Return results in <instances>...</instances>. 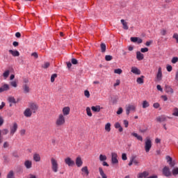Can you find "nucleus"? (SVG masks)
Wrapping results in <instances>:
<instances>
[{"label":"nucleus","mask_w":178,"mask_h":178,"mask_svg":"<svg viewBox=\"0 0 178 178\" xmlns=\"http://www.w3.org/2000/svg\"><path fill=\"white\" fill-rule=\"evenodd\" d=\"M65 123H66V118H65L63 114L60 113L56 120L55 124L56 127H62V126H65Z\"/></svg>","instance_id":"f257e3e1"},{"label":"nucleus","mask_w":178,"mask_h":178,"mask_svg":"<svg viewBox=\"0 0 178 178\" xmlns=\"http://www.w3.org/2000/svg\"><path fill=\"white\" fill-rule=\"evenodd\" d=\"M51 170L54 173H56L59 169V165L58 164V161L55 158L52 157L51 159Z\"/></svg>","instance_id":"f03ea898"},{"label":"nucleus","mask_w":178,"mask_h":178,"mask_svg":"<svg viewBox=\"0 0 178 178\" xmlns=\"http://www.w3.org/2000/svg\"><path fill=\"white\" fill-rule=\"evenodd\" d=\"M151 148H152V141L150 138H147L145 141V152H149L151 150Z\"/></svg>","instance_id":"7ed1b4c3"},{"label":"nucleus","mask_w":178,"mask_h":178,"mask_svg":"<svg viewBox=\"0 0 178 178\" xmlns=\"http://www.w3.org/2000/svg\"><path fill=\"white\" fill-rule=\"evenodd\" d=\"M136 106L134 104H128L126 106V115H129L130 112H136Z\"/></svg>","instance_id":"20e7f679"},{"label":"nucleus","mask_w":178,"mask_h":178,"mask_svg":"<svg viewBox=\"0 0 178 178\" xmlns=\"http://www.w3.org/2000/svg\"><path fill=\"white\" fill-rule=\"evenodd\" d=\"M162 174L165 177H170L172 176V172L170 171V168H169V167L168 166H165L162 169Z\"/></svg>","instance_id":"39448f33"},{"label":"nucleus","mask_w":178,"mask_h":178,"mask_svg":"<svg viewBox=\"0 0 178 178\" xmlns=\"http://www.w3.org/2000/svg\"><path fill=\"white\" fill-rule=\"evenodd\" d=\"M111 163H113V165H118V163H119L118 154L116 152L111 153Z\"/></svg>","instance_id":"423d86ee"},{"label":"nucleus","mask_w":178,"mask_h":178,"mask_svg":"<svg viewBox=\"0 0 178 178\" xmlns=\"http://www.w3.org/2000/svg\"><path fill=\"white\" fill-rule=\"evenodd\" d=\"M64 161L65 165H67L69 167H73L75 165L74 161H73V159H72L70 157L65 158Z\"/></svg>","instance_id":"0eeeda50"},{"label":"nucleus","mask_w":178,"mask_h":178,"mask_svg":"<svg viewBox=\"0 0 178 178\" xmlns=\"http://www.w3.org/2000/svg\"><path fill=\"white\" fill-rule=\"evenodd\" d=\"M162 67H159L158 69L157 74L156 75V79L157 81H161V80H162Z\"/></svg>","instance_id":"6e6552de"},{"label":"nucleus","mask_w":178,"mask_h":178,"mask_svg":"<svg viewBox=\"0 0 178 178\" xmlns=\"http://www.w3.org/2000/svg\"><path fill=\"white\" fill-rule=\"evenodd\" d=\"M17 131V123L14 122L13 127H10V134L13 136Z\"/></svg>","instance_id":"1a4fd4ad"},{"label":"nucleus","mask_w":178,"mask_h":178,"mask_svg":"<svg viewBox=\"0 0 178 178\" xmlns=\"http://www.w3.org/2000/svg\"><path fill=\"white\" fill-rule=\"evenodd\" d=\"M75 164L76 165L77 168H81V166H83V160L81 159V157H76Z\"/></svg>","instance_id":"9d476101"},{"label":"nucleus","mask_w":178,"mask_h":178,"mask_svg":"<svg viewBox=\"0 0 178 178\" xmlns=\"http://www.w3.org/2000/svg\"><path fill=\"white\" fill-rule=\"evenodd\" d=\"M149 176V172L144 171L138 174V178H147Z\"/></svg>","instance_id":"9b49d317"},{"label":"nucleus","mask_w":178,"mask_h":178,"mask_svg":"<svg viewBox=\"0 0 178 178\" xmlns=\"http://www.w3.org/2000/svg\"><path fill=\"white\" fill-rule=\"evenodd\" d=\"M70 113V107L66 106L63 108V113L62 115L65 116H67Z\"/></svg>","instance_id":"f8f14e48"},{"label":"nucleus","mask_w":178,"mask_h":178,"mask_svg":"<svg viewBox=\"0 0 178 178\" xmlns=\"http://www.w3.org/2000/svg\"><path fill=\"white\" fill-rule=\"evenodd\" d=\"M29 108L30 109H31V111L33 112V113H35V112H37L38 109V106H37V104L34 103H31L29 105Z\"/></svg>","instance_id":"ddd939ff"},{"label":"nucleus","mask_w":178,"mask_h":178,"mask_svg":"<svg viewBox=\"0 0 178 178\" xmlns=\"http://www.w3.org/2000/svg\"><path fill=\"white\" fill-rule=\"evenodd\" d=\"M130 40L131 42H137V44H142L143 42V39L137 37H131Z\"/></svg>","instance_id":"4468645a"},{"label":"nucleus","mask_w":178,"mask_h":178,"mask_svg":"<svg viewBox=\"0 0 178 178\" xmlns=\"http://www.w3.org/2000/svg\"><path fill=\"white\" fill-rule=\"evenodd\" d=\"M24 116H26V118H31V115H33V111L31 108H26L24 112Z\"/></svg>","instance_id":"2eb2a0df"},{"label":"nucleus","mask_w":178,"mask_h":178,"mask_svg":"<svg viewBox=\"0 0 178 178\" xmlns=\"http://www.w3.org/2000/svg\"><path fill=\"white\" fill-rule=\"evenodd\" d=\"M82 176H88L90 175V172L88 171V167L84 166L81 168Z\"/></svg>","instance_id":"dca6fc26"},{"label":"nucleus","mask_w":178,"mask_h":178,"mask_svg":"<svg viewBox=\"0 0 178 178\" xmlns=\"http://www.w3.org/2000/svg\"><path fill=\"white\" fill-rule=\"evenodd\" d=\"M165 91L167 92V94H173V92H175L173 88H172V87L169 85H165Z\"/></svg>","instance_id":"f3484780"},{"label":"nucleus","mask_w":178,"mask_h":178,"mask_svg":"<svg viewBox=\"0 0 178 178\" xmlns=\"http://www.w3.org/2000/svg\"><path fill=\"white\" fill-rule=\"evenodd\" d=\"M24 165L25 168H26L27 169H31V168L33 166V162L30 160H26V161H25Z\"/></svg>","instance_id":"a211bd4d"},{"label":"nucleus","mask_w":178,"mask_h":178,"mask_svg":"<svg viewBox=\"0 0 178 178\" xmlns=\"http://www.w3.org/2000/svg\"><path fill=\"white\" fill-rule=\"evenodd\" d=\"M156 122L162 123V122H166V117L165 115H161L156 118Z\"/></svg>","instance_id":"6ab92c4d"},{"label":"nucleus","mask_w":178,"mask_h":178,"mask_svg":"<svg viewBox=\"0 0 178 178\" xmlns=\"http://www.w3.org/2000/svg\"><path fill=\"white\" fill-rule=\"evenodd\" d=\"M131 72L134 73V74H141V71L136 67H132Z\"/></svg>","instance_id":"aec40b11"},{"label":"nucleus","mask_w":178,"mask_h":178,"mask_svg":"<svg viewBox=\"0 0 178 178\" xmlns=\"http://www.w3.org/2000/svg\"><path fill=\"white\" fill-rule=\"evenodd\" d=\"M136 59L138 60H143V59H144V54H143L140 51H137Z\"/></svg>","instance_id":"412c9836"},{"label":"nucleus","mask_w":178,"mask_h":178,"mask_svg":"<svg viewBox=\"0 0 178 178\" xmlns=\"http://www.w3.org/2000/svg\"><path fill=\"white\" fill-rule=\"evenodd\" d=\"M8 52L11 54L13 56H20V53L17 50L13 51L12 49H10Z\"/></svg>","instance_id":"4be33fe9"},{"label":"nucleus","mask_w":178,"mask_h":178,"mask_svg":"<svg viewBox=\"0 0 178 178\" xmlns=\"http://www.w3.org/2000/svg\"><path fill=\"white\" fill-rule=\"evenodd\" d=\"M131 136H132L133 137H135L136 138H137V140H138L139 141H143V136L138 135L137 133L135 132H132L131 134Z\"/></svg>","instance_id":"5701e85b"},{"label":"nucleus","mask_w":178,"mask_h":178,"mask_svg":"<svg viewBox=\"0 0 178 178\" xmlns=\"http://www.w3.org/2000/svg\"><path fill=\"white\" fill-rule=\"evenodd\" d=\"M9 133V130L8 129H3L2 131L0 130V144H2V138H1V134H2L3 136H6Z\"/></svg>","instance_id":"b1692460"},{"label":"nucleus","mask_w":178,"mask_h":178,"mask_svg":"<svg viewBox=\"0 0 178 178\" xmlns=\"http://www.w3.org/2000/svg\"><path fill=\"white\" fill-rule=\"evenodd\" d=\"M9 85L4 84L0 88V92H3V91H8L9 90Z\"/></svg>","instance_id":"393cba45"},{"label":"nucleus","mask_w":178,"mask_h":178,"mask_svg":"<svg viewBox=\"0 0 178 178\" xmlns=\"http://www.w3.org/2000/svg\"><path fill=\"white\" fill-rule=\"evenodd\" d=\"M33 161H35V162H40V161H41V156L40 154L35 153L33 154Z\"/></svg>","instance_id":"a878e982"},{"label":"nucleus","mask_w":178,"mask_h":178,"mask_svg":"<svg viewBox=\"0 0 178 178\" xmlns=\"http://www.w3.org/2000/svg\"><path fill=\"white\" fill-rule=\"evenodd\" d=\"M99 172L100 176H102V178H108V177L106 176V174L104 172V170L102 169V168L101 167L99 168Z\"/></svg>","instance_id":"bb28decb"},{"label":"nucleus","mask_w":178,"mask_h":178,"mask_svg":"<svg viewBox=\"0 0 178 178\" xmlns=\"http://www.w3.org/2000/svg\"><path fill=\"white\" fill-rule=\"evenodd\" d=\"M91 109L93 112H99L101 111V106H92L91 107Z\"/></svg>","instance_id":"cd10ccee"},{"label":"nucleus","mask_w":178,"mask_h":178,"mask_svg":"<svg viewBox=\"0 0 178 178\" xmlns=\"http://www.w3.org/2000/svg\"><path fill=\"white\" fill-rule=\"evenodd\" d=\"M136 82L138 84H144V76L137 78Z\"/></svg>","instance_id":"c85d7f7f"},{"label":"nucleus","mask_w":178,"mask_h":178,"mask_svg":"<svg viewBox=\"0 0 178 178\" xmlns=\"http://www.w3.org/2000/svg\"><path fill=\"white\" fill-rule=\"evenodd\" d=\"M120 22L123 26L124 30H127L129 29V26H127V22H125L124 19H121Z\"/></svg>","instance_id":"c756f323"},{"label":"nucleus","mask_w":178,"mask_h":178,"mask_svg":"<svg viewBox=\"0 0 178 178\" xmlns=\"http://www.w3.org/2000/svg\"><path fill=\"white\" fill-rule=\"evenodd\" d=\"M23 90L24 94H29V92H30V87L26 84L23 86Z\"/></svg>","instance_id":"7c9ffc66"},{"label":"nucleus","mask_w":178,"mask_h":178,"mask_svg":"<svg viewBox=\"0 0 178 178\" xmlns=\"http://www.w3.org/2000/svg\"><path fill=\"white\" fill-rule=\"evenodd\" d=\"M8 101L10 104H16V99L12 96L8 97Z\"/></svg>","instance_id":"2f4dec72"},{"label":"nucleus","mask_w":178,"mask_h":178,"mask_svg":"<svg viewBox=\"0 0 178 178\" xmlns=\"http://www.w3.org/2000/svg\"><path fill=\"white\" fill-rule=\"evenodd\" d=\"M149 106V103L147 100L143 101V109H145V108H148Z\"/></svg>","instance_id":"473e14b6"},{"label":"nucleus","mask_w":178,"mask_h":178,"mask_svg":"<svg viewBox=\"0 0 178 178\" xmlns=\"http://www.w3.org/2000/svg\"><path fill=\"white\" fill-rule=\"evenodd\" d=\"M100 47L102 52H105L106 51V44H105V43H102Z\"/></svg>","instance_id":"72a5a7b5"},{"label":"nucleus","mask_w":178,"mask_h":178,"mask_svg":"<svg viewBox=\"0 0 178 178\" xmlns=\"http://www.w3.org/2000/svg\"><path fill=\"white\" fill-rule=\"evenodd\" d=\"M7 178H15V173L13 170H10L7 175Z\"/></svg>","instance_id":"f704fd0d"},{"label":"nucleus","mask_w":178,"mask_h":178,"mask_svg":"<svg viewBox=\"0 0 178 178\" xmlns=\"http://www.w3.org/2000/svg\"><path fill=\"white\" fill-rule=\"evenodd\" d=\"M106 159H107V157L106 155H103V154L99 155V161L101 162H104V161H106Z\"/></svg>","instance_id":"c9c22d12"},{"label":"nucleus","mask_w":178,"mask_h":178,"mask_svg":"<svg viewBox=\"0 0 178 178\" xmlns=\"http://www.w3.org/2000/svg\"><path fill=\"white\" fill-rule=\"evenodd\" d=\"M10 73V71H9V70L5 71L3 74L4 79H8V77H9Z\"/></svg>","instance_id":"e433bc0d"},{"label":"nucleus","mask_w":178,"mask_h":178,"mask_svg":"<svg viewBox=\"0 0 178 178\" xmlns=\"http://www.w3.org/2000/svg\"><path fill=\"white\" fill-rule=\"evenodd\" d=\"M86 113H87L88 116H89L90 118H91V116H92V113H91V108H90V107L86 108Z\"/></svg>","instance_id":"4c0bfd02"},{"label":"nucleus","mask_w":178,"mask_h":178,"mask_svg":"<svg viewBox=\"0 0 178 178\" xmlns=\"http://www.w3.org/2000/svg\"><path fill=\"white\" fill-rule=\"evenodd\" d=\"M171 173L173 176H177V175H178V168H174Z\"/></svg>","instance_id":"58836bf2"},{"label":"nucleus","mask_w":178,"mask_h":178,"mask_svg":"<svg viewBox=\"0 0 178 178\" xmlns=\"http://www.w3.org/2000/svg\"><path fill=\"white\" fill-rule=\"evenodd\" d=\"M105 130L106 131H111V123H107L106 125H105Z\"/></svg>","instance_id":"ea45409f"},{"label":"nucleus","mask_w":178,"mask_h":178,"mask_svg":"<svg viewBox=\"0 0 178 178\" xmlns=\"http://www.w3.org/2000/svg\"><path fill=\"white\" fill-rule=\"evenodd\" d=\"M131 159L133 163H134L136 166H138V163H140V162L136 159V157L133 156Z\"/></svg>","instance_id":"a19ab883"},{"label":"nucleus","mask_w":178,"mask_h":178,"mask_svg":"<svg viewBox=\"0 0 178 178\" xmlns=\"http://www.w3.org/2000/svg\"><path fill=\"white\" fill-rule=\"evenodd\" d=\"M112 59H113V57H112V56L111 55H106L105 56V60L107 61V62H109L110 60H112Z\"/></svg>","instance_id":"79ce46f5"},{"label":"nucleus","mask_w":178,"mask_h":178,"mask_svg":"<svg viewBox=\"0 0 178 178\" xmlns=\"http://www.w3.org/2000/svg\"><path fill=\"white\" fill-rule=\"evenodd\" d=\"M122 72L123 71L120 68L114 70V73H115L116 74H122Z\"/></svg>","instance_id":"37998d69"},{"label":"nucleus","mask_w":178,"mask_h":178,"mask_svg":"<svg viewBox=\"0 0 178 178\" xmlns=\"http://www.w3.org/2000/svg\"><path fill=\"white\" fill-rule=\"evenodd\" d=\"M56 77H58V75L56 74H52L51 76V82L54 83V81H55V79H56Z\"/></svg>","instance_id":"c03bdc74"},{"label":"nucleus","mask_w":178,"mask_h":178,"mask_svg":"<svg viewBox=\"0 0 178 178\" xmlns=\"http://www.w3.org/2000/svg\"><path fill=\"white\" fill-rule=\"evenodd\" d=\"M173 116H178V108L175 107L173 109V113H172Z\"/></svg>","instance_id":"a18cd8bd"},{"label":"nucleus","mask_w":178,"mask_h":178,"mask_svg":"<svg viewBox=\"0 0 178 178\" xmlns=\"http://www.w3.org/2000/svg\"><path fill=\"white\" fill-rule=\"evenodd\" d=\"M10 86H12V87H14L15 88H16V87H17V83L15 81H13L10 83Z\"/></svg>","instance_id":"49530a36"},{"label":"nucleus","mask_w":178,"mask_h":178,"mask_svg":"<svg viewBox=\"0 0 178 178\" xmlns=\"http://www.w3.org/2000/svg\"><path fill=\"white\" fill-rule=\"evenodd\" d=\"M49 63L47 62L44 63V64L42 66V67H43V69H48V67H49Z\"/></svg>","instance_id":"de8ad7c7"},{"label":"nucleus","mask_w":178,"mask_h":178,"mask_svg":"<svg viewBox=\"0 0 178 178\" xmlns=\"http://www.w3.org/2000/svg\"><path fill=\"white\" fill-rule=\"evenodd\" d=\"M122 161H127V154L126 153L122 154Z\"/></svg>","instance_id":"09e8293b"},{"label":"nucleus","mask_w":178,"mask_h":178,"mask_svg":"<svg viewBox=\"0 0 178 178\" xmlns=\"http://www.w3.org/2000/svg\"><path fill=\"white\" fill-rule=\"evenodd\" d=\"M84 95L86 97V98H90V91L88 90H85L84 91Z\"/></svg>","instance_id":"8fccbe9b"},{"label":"nucleus","mask_w":178,"mask_h":178,"mask_svg":"<svg viewBox=\"0 0 178 178\" xmlns=\"http://www.w3.org/2000/svg\"><path fill=\"white\" fill-rule=\"evenodd\" d=\"M122 113H123V108L120 107L117 111V115H122Z\"/></svg>","instance_id":"3c124183"},{"label":"nucleus","mask_w":178,"mask_h":178,"mask_svg":"<svg viewBox=\"0 0 178 178\" xmlns=\"http://www.w3.org/2000/svg\"><path fill=\"white\" fill-rule=\"evenodd\" d=\"M172 63H177L178 62V58L177 57H173L172 60H171Z\"/></svg>","instance_id":"603ef678"},{"label":"nucleus","mask_w":178,"mask_h":178,"mask_svg":"<svg viewBox=\"0 0 178 178\" xmlns=\"http://www.w3.org/2000/svg\"><path fill=\"white\" fill-rule=\"evenodd\" d=\"M71 62H72V65H77V63H79V61H77V59H76V58H72L71 60Z\"/></svg>","instance_id":"864d4df0"},{"label":"nucleus","mask_w":178,"mask_h":178,"mask_svg":"<svg viewBox=\"0 0 178 178\" xmlns=\"http://www.w3.org/2000/svg\"><path fill=\"white\" fill-rule=\"evenodd\" d=\"M31 56L35 57V59H38V53L33 52V53L31 54Z\"/></svg>","instance_id":"5fc2aeb1"},{"label":"nucleus","mask_w":178,"mask_h":178,"mask_svg":"<svg viewBox=\"0 0 178 178\" xmlns=\"http://www.w3.org/2000/svg\"><path fill=\"white\" fill-rule=\"evenodd\" d=\"M123 123H124V127L126 128L129 127V121H127V120H124Z\"/></svg>","instance_id":"6e6d98bb"},{"label":"nucleus","mask_w":178,"mask_h":178,"mask_svg":"<svg viewBox=\"0 0 178 178\" xmlns=\"http://www.w3.org/2000/svg\"><path fill=\"white\" fill-rule=\"evenodd\" d=\"M165 159L167 160V162H168V163H170L171 161L173 160L172 157H170V156H166Z\"/></svg>","instance_id":"4d7b16f0"},{"label":"nucleus","mask_w":178,"mask_h":178,"mask_svg":"<svg viewBox=\"0 0 178 178\" xmlns=\"http://www.w3.org/2000/svg\"><path fill=\"white\" fill-rule=\"evenodd\" d=\"M140 51L143 52V54L145 52H148V48L147 47L141 48Z\"/></svg>","instance_id":"13d9d810"},{"label":"nucleus","mask_w":178,"mask_h":178,"mask_svg":"<svg viewBox=\"0 0 178 178\" xmlns=\"http://www.w3.org/2000/svg\"><path fill=\"white\" fill-rule=\"evenodd\" d=\"M169 165L171 168H173L175 165H176V163L173 161V160H172L171 161H170Z\"/></svg>","instance_id":"bf43d9fd"},{"label":"nucleus","mask_w":178,"mask_h":178,"mask_svg":"<svg viewBox=\"0 0 178 178\" xmlns=\"http://www.w3.org/2000/svg\"><path fill=\"white\" fill-rule=\"evenodd\" d=\"M166 69L168 72H172V70H173V67H172V65H167Z\"/></svg>","instance_id":"052dcab7"},{"label":"nucleus","mask_w":178,"mask_h":178,"mask_svg":"<svg viewBox=\"0 0 178 178\" xmlns=\"http://www.w3.org/2000/svg\"><path fill=\"white\" fill-rule=\"evenodd\" d=\"M114 127H115V129H119L120 127H122V125H120V123L116 122V123L115 124Z\"/></svg>","instance_id":"680f3d73"},{"label":"nucleus","mask_w":178,"mask_h":178,"mask_svg":"<svg viewBox=\"0 0 178 178\" xmlns=\"http://www.w3.org/2000/svg\"><path fill=\"white\" fill-rule=\"evenodd\" d=\"M160 105L159 103H154L153 104V107L155 108V109H158V108H159Z\"/></svg>","instance_id":"e2e57ef3"},{"label":"nucleus","mask_w":178,"mask_h":178,"mask_svg":"<svg viewBox=\"0 0 178 178\" xmlns=\"http://www.w3.org/2000/svg\"><path fill=\"white\" fill-rule=\"evenodd\" d=\"M120 80L117 79L116 83H114V87H117V86H120Z\"/></svg>","instance_id":"0e129e2a"},{"label":"nucleus","mask_w":178,"mask_h":178,"mask_svg":"<svg viewBox=\"0 0 178 178\" xmlns=\"http://www.w3.org/2000/svg\"><path fill=\"white\" fill-rule=\"evenodd\" d=\"M161 35H166V29H162L161 31Z\"/></svg>","instance_id":"69168bd1"},{"label":"nucleus","mask_w":178,"mask_h":178,"mask_svg":"<svg viewBox=\"0 0 178 178\" xmlns=\"http://www.w3.org/2000/svg\"><path fill=\"white\" fill-rule=\"evenodd\" d=\"M173 38H175L177 41V42L178 43V34L177 33H175L173 35Z\"/></svg>","instance_id":"338daca9"},{"label":"nucleus","mask_w":178,"mask_h":178,"mask_svg":"<svg viewBox=\"0 0 178 178\" xmlns=\"http://www.w3.org/2000/svg\"><path fill=\"white\" fill-rule=\"evenodd\" d=\"M19 133L21 136H24L26 134V130L22 129Z\"/></svg>","instance_id":"774afa93"}]
</instances>
